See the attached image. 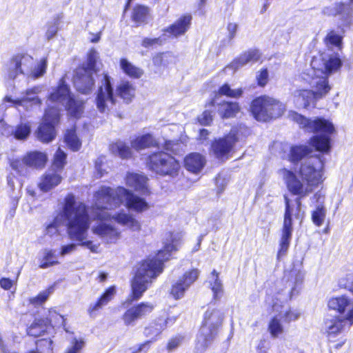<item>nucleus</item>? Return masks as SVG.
Wrapping results in <instances>:
<instances>
[{"mask_svg": "<svg viewBox=\"0 0 353 353\" xmlns=\"http://www.w3.org/2000/svg\"><path fill=\"white\" fill-rule=\"evenodd\" d=\"M65 141L73 151L79 150L81 145V143L77 137L75 130L73 129L67 130L65 134Z\"/></svg>", "mask_w": 353, "mask_h": 353, "instance_id": "8fccbe9b", "label": "nucleus"}, {"mask_svg": "<svg viewBox=\"0 0 353 353\" xmlns=\"http://www.w3.org/2000/svg\"><path fill=\"white\" fill-rule=\"evenodd\" d=\"M46 321H47V324L51 325L52 330L54 327L64 325L65 320L62 315L57 313L55 310L51 309L49 310L48 318Z\"/></svg>", "mask_w": 353, "mask_h": 353, "instance_id": "603ef678", "label": "nucleus"}, {"mask_svg": "<svg viewBox=\"0 0 353 353\" xmlns=\"http://www.w3.org/2000/svg\"><path fill=\"white\" fill-rule=\"evenodd\" d=\"M48 61L41 58L34 65L33 58L28 54H18L7 61L4 66L8 79H14L20 74L37 79L42 77L46 71Z\"/></svg>", "mask_w": 353, "mask_h": 353, "instance_id": "0eeeda50", "label": "nucleus"}, {"mask_svg": "<svg viewBox=\"0 0 353 353\" xmlns=\"http://www.w3.org/2000/svg\"><path fill=\"white\" fill-rule=\"evenodd\" d=\"M58 263L57 258L52 250H44L40 259L39 267L45 269Z\"/></svg>", "mask_w": 353, "mask_h": 353, "instance_id": "09e8293b", "label": "nucleus"}, {"mask_svg": "<svg viewBox=\"0 0 353 353\" xmlns=\"http://www.w3.org/2000/svg\"><path fill=\"white\" fill-rule=\"evenodd\" d=\"M284 105L279 101L267 96L255 99L251 105V112L259 121H267L281 116L284 112Z\"/></svg>", "mask_w": 353, "mask_h": 353, "instance_id": "9b49d317", "label": "nucleus"}, {"mask_svg": "<svg viewBox=\"0 0 353 353\" xmlns=\"http://www.w3.org/2000/svg\"><path fill=\"white\" fill-rule=\"evenodd\" d=\"M164 37L165 36L157 38H144L141 45L145 48H150L156 45H162L165 40Z\"/></svg>", "mask_w": 353, "mask_h": 353, "instance_id": "680f3d73", "label": "nucleus"}, {"mask_svg": "<svg viewBox=\"0 0 353 353\" xmlns=\"http://www.w3.org/2000/svg\"><path fill=\"white\" fill-rule=\"evenodd\" d=\"M154 309L151 303H141L128 309L123 315L122 319L125 325H134L135 321L150 314Z\"/></svg>", "mask_w": 353, "mask_h": 353, "instance_id": "5701e85b", "label": "nucleus"}, {"mask_svg": "<svg viewBox=\"0 0 353 353\" xmlns=\"http://www.w3.org/2000/svg\"><path fill=\"white\" fill-rule=\"evenodd\" d=\"M239 111V105L236 102H223L218 108V112L222 118L234 117Z\"/></svg>", "mask_w": 353, "mask_h": 353, "instance_id": "a19ab883", "label": "nucleus"}, {"mask_svg": "<svg viewBox=\"0 0 353 353\" xmlns=\"http://www.w3.org/2000/svg\"><path fill=\"white\" fill-rule=\"evenodd\" d=\"M279 298V300L277 301V303L279 304H281L283 305L282 308L280 309L281 312V318L283 321L285 323H290L292 321H295L300 317L301 313L300 312L296 309H285L284 303L287 302L288 301H283V294H280V292H278L276 294H274L273 296L268 297L267 299L271 300L272 299H275L276 297Z\"/></svg>", "mask_w": 353, "mask_h": 353, "instance_id": "473e14b6", "label": "nucleus"}, {"mask_svg": "<svg viewBox=\"0 0 353 353\" xmlns=\"http://www.w3.org/2000/svg\"><path fill=\"white\" fill-rule=\"evenodd\" d=\"M97 59V52L94 50H91L88 54L87 63L85 65H83L82 68H84L87 70L91 71L92 73H94V68Z\"/></svg>", "mask_w": 353, "mask_h": 353, "instance_id": "13d9d810", "label": "nucleus"}, {"mask_svg": "<svg viewBox=\"0 0 353 353\" xmlns=\"http://www.w3.org/2000/svg\"><path fill=\"white\" fill-rule=\"evenodd\" d=\"M52 341L50 339H43L36 342L37 347L26 353H52Z\"/></svg>", "mask_w": 353, "mask_h": 353, "instance_id": "3c124183", "label": "nucleus"}, {"mask_svg": "<svg viewBox=\"0 0 353 353\" xmlns=\"http://www.w3.org/2000/svg\"><path fill=\"white\" fill-rule=\"evenodd\" d=\"M312 201L316 203L312 211V221L316 226L320 227L323 224L327 214V209L324 205L325 196L321 192H316Z\"/></svg>", "mask_w": 353, "mask_h": 353, "instance_id": "393cba45", "label": "nucleus"}, {"mask_svg": "<svg viewBox=\"0 0 353 353\" xmlns=\"http://www.w3.org/2000/svg\"><path fill=\"white\" fill-rule=\"evenodd\" d=\"M183 340V338L181 336H176L173 339H172L168 344V348L169 350H172L176 348L179 346V345L181 343Z\"/></svg>", "mask_w": 353, "mask_h": 353, "instance_id": "338daca9", "label": "nucleus"}, {"mask_svg": "<svg viewBox=\"0 0 353 353\" xmlns=\"http://www.w3.org/2000/svg\"><path fill=\"white\" fill-rule=\"evenodd\" d=\"M301 205L299 198L296 199L294 205H291L288 199L285 197V212L277 253L279 259L286 254L290 244L293 232L292 217L301 221L303 219V215L301 214Z\"/></svg>", "mask_w": 353, "mask_h": 353, "instance_id": "9d476101", "label": "nucleus"}, {"mask_svg": "<svg viewBox=\"0 0 353 353\" xmlns=\"http://www.w3.org/2000/svg\"><path fill=\"white\" fill-rule=\"evenodd\" d=\"M65 159L66 154L60 148H59L54 154V161L51 169L61 172V170L65 164Z\"/></svg>", "mask_w": 353, "mask_h": 353, "instance_id": "864d4df0", "label": "nucleus"}, {"mask_svg": "<svg viewBox=\"0 0 353 353\" xmlns=\"http://www.w3.org/2000/svg\"><path fill=\"white\" fill-rule=\"evenodd\" d=\"M288 117L305 131L316 134L310 140V144L316 150L321 152H329L331 136L335 132L334 126L330 121L319 117L307 119L293 111L289 112Z\"/></svg>", "mask_w": 353, "mask_h": 353, "instance_id": "423d86ee", "label": "nucleus"}, {"mask_svg": "<svg viewBox=\"0 0 353 353\" xmlns=\"http://www.w3.org/2000/svg\"><path fill=\"white\" fill-rule=\"evenodd\" d=\"M61 180V172L50 169L42 176L39 186L43 192H48L57 186Z\"/></svg>", "mask_w": 353, "mask_h": 353, "instance_id": "c85d7f7f", "label": "nucleus"}, {"mask_svg": "<svg viewBox=\"0 0 353 353\" xmlns=\"http://www.w3.org/2000/svg\"><path fill=\"white\" fill-rule=\"evenodd\" d=\"M339 285L353 292V273H348L341 277L339 280Z\"/></svg>", "mask_w": 353, "mask_h": 353, "instance_id": "bf43d9fd", "label": "nucleus"}, {"mask_svg": "<svg viewBox=\"0 0 353 353\" xmlns=\"http://www.w3.org/2000/svg\"><path fill=\"white\" fill-rule=\"evenodd\" d=\"M149 17L148 8L143 6H136L132 13V20L137 24L147 22Z\"/></svg>", "mask_w": 353, "mask_h": 353, "instance_id": "49530a36", "label": "nucleus"}, {"mask_svg": "<svg viewBox=\"0 0 353 353\" xmlns=\"http://www.w3.org/2000/svg\"><path fill=\"white\" fill-rule=\"evenodd\" d=\"M256 79L258 84L260 86L265 85L268 81V72L267 69H262L260 70L259 74L256 75Z\"/></svg>", "mask_w": 353, "mask_h": 353, "instance_id": "69168bd1", "label": "nucleus"}, {"mask_svg": "<svg viewBox=\"0 0 353 353\" xmlns=\"http://www.w3.org/2000/svg\"><path fill=\"white\" fill-rule=\"evenodd\" d=\"M236 141L235 132L231 130L229 134L215 140L212 143V150L217 159L223 161L227 160L230 157V153Z\"/></svg>", "mask_w": 353, "mask_h": 353, "instance_id": "2eb2a0df", "label": "nucleus"}, {"mask_svg": "<svg viewBox=\"0 0 353 353\" xmlns=\"http://www.w3.org/2000/svg\"><path fill=\"white\" fill-rule=\"evenodd\" d=\"M23 161L29 167L42 168L47 161V156L43 152L33 151L28 153L23 157Z\"/></svg>", "mask_w": 353, "mask_h": 353, "instance_id": "c9c22d12", "label": "nucleus"}, {"mask_svg": "<svg viewBox=\"0 0 353 353\" xmlns=\"http://www.w3.org/2000/svg\"><path fill=\"white\" fill-rule=\"evenodd\" d=\"M94 74L84 68L77 70L74 77V85L79 92L88 94L92 90L94 85Z\"/></svg>", "mask_w": 353, "mask_h": 353, "instance_id": "4be33fe9", "label": "nucleus"}, {"mask_svg": "<svg viewBox=\"0 0 353 353\" xmlns=\"http://www.w3.org/2000/svg\"><path fill=\"white\" fill-rule=\"evenodd\" d=\"M52 327L50 325L47 324L44 319H36L28 328V334L37 337L45 332L50 333Z\"/></svg>", "mask_w": 353, "mask_h": 353, "instance_id": "e433bc0d", "label": "nucleus"}, {"mask_svg": "<svg viewBox=\"0 0 353 353\" xmlns=\"http://www.w3.org/2000/svg\"><path fill=\"white\" fill-rule=\"evenodd\" d=\"M191 21L190 14L181 16L174 23L164 29L163 36L168 35L169 37L177 38L185 34L190 27Z\"/></svg>", "mask_w": 353, "mask_h": 353, "instance_id": "b1692460", "label": "nucleus"}, {"mask_svg": "<svg viewBox=\"0 0 353 353\" xmlns=\"http://www.w3.org/2000/svg\"><path fill=\"white\" fill-rule=\"evenodd\" d=\"M181 240L182 234L180 232L167 234L163 249L154 258L148 259L140 264L131 282L132 301L139 299L152 279L162 272L163 262L170 259L172 252L179 249L181 245Z\"/></svg>", "mask_w": 353, "mask_h": 353, "instance_id": "20e7f679", "label": "nucleus"}, {"mask_svg": "<svg viewBox=\"0 0 353 353\" xmlns=\"http://www.w3.org/2000/svg\"><path fill=\"white\" fill-rule=\"evenodd\" d=\"M199 122L201 125H209L212 121V112L209 110H205L199 117Z\"/></svg>", "mask_w": 353, "mask_h": 353, "instance_id": "0e129e2a", "label": "nucleus"}, {"mask_svg": "<svg viewBox=\"0 0 353 353\" xmlns=\"http://www.w3.org/2000/svg\"><path fill=\"white\" fill-rule=\"evenodd\" d=\"M199 270L193 268L186 271L172 286L171 294L175 299L183 297L186 290L196 281Z\"/></svg>", "mask_w": 353, "mask_h": 353, "instance_id": "f3484780", "label": "nucleus"}, {"mask_svg": "<svg viewBox=\"0 0 353 353\" xmlns=\"http://www.w3.org/2000/svg\"><path fill=\"white\" fill-rule=\"evenodd\" d=\"M119 193L122 196V204L123 203L130 210L141 213L150 208L149 203L144 198L140 197L123 187L119 186Z\"/></svg>", "mask_w": 353, "mask_h": 353, "instance_id": "dca6fc26", "label": "nucleus"}, {"mask_svg": "<svg viewBox=\"0 0 353 353\" xmlns=\"http://www.w3.org/2000/svg\"><path fill=\"white\" fill-rule=\"evenodd\" d=\"M42 90V87L36 86L28 89L26 92V95L21 99H12L10 97H6L5 101L13 104L16 108L23 107L26 110H30L35 106H39L41 103V99L37 96Z\"/></svg>", "mask_w": 353, "mask_h": 353, "instance_id": "412c9836", "label": "nucleus"}, {"mask_svg": "<svg viewBox=\"0 0 353 353\" xmlns=\"http://www.w3.org/2000/svg\"><path fill=\"white\" fill-rule=\"evenodd\" d=\"M125 180L126 185L135 191L145 196L150 194L148 187V178L145 176L137 173H128Z\"/></svg>", "mask_w": 353, "mask_h": 353, "instance_id": "a878e982", "label": "nucleus"}, {"mask_svg": "<svg viewBox=\"0 0 353 353\" xmlns=\"http://www.w3.org/2000/svg\"><path fill=\"white\" fill-rule=\"evenodd\" d=\"M323 13L327 15H339L341 23L340 26L343 28L350 26L353 21V10L350 4L342 2L336 3L334 5L325 7Z\"/></svg>", "mask_w": 353, "mask_h": 353, "instance_id": "aec40b11", "label": "nucleus"}, {"mask_svg": "<svg viewBox=\"0 0 353 353\" xmlns=\"http://www.w3.org/2000/svg\"><path fill=\"white\" fill-rule=\"evenodd\" d=\"M85 346V341L83 339L74 338L71 340L70 346L66 350V353H81Z\"/></svg>", "mask_w": 353, "mask_h": 353, "instance_id": "4d7b16f0", "label": "nucleus"}, {"mask_svg": "<svg viewBox=\"0 0 353 353\" xmlns=\"http://www.w3.org/2000/svg\"><path fill=\"white\" fill-rule=\"evenodd\" d=\"M48 108L42 123L36 132L37 138L43 143L52 141L56 136L54 125L58 122L59 112L65 108L74 117H79L83 113L82 101L74 99L63 77L57 88L52 89L48 99Z\"/></svg>", "mask_w": 353, "mask_h": 353, "instance_id": "7ed1b4c3", "label": "nucleus"}, {"mask_svg": "<svg viewBox=\"0 0 353 353\" xmlns=\"http://www.w3.org/2000/svg\"><path fill=\"white\" fill-rule=\"evenodd\" d=\"M110 150L115 155H118L122 159H127L131 157V149L125 143L117 140L110 145Z\"/></svg>", "mask_w": 353, "mask_h": 353, "instance_id": "79ce46f5", "label": "nucleus"}, {"mask_svg": "<svg viewBox=\"0 0 353 353\" xmlns=\"http://www.w3.org/2000/svg\"><path fill=\"white\" fill-rule=\"evenodd\" d=\"M116 289L114 286H111L105 290L101 298L94 303L90 305L88 312L90 316H95L97 312L106 305L114 296Z\"/></svg>", "mask_w": 353, "mask_h": 353, "instance_id": "2f4dec72", "label": "nucleus"}, {"mask_svg": "<svg viewBox=\"0 0 353 353\" xmlns=\"http://www.w3.org/2000/svg\"><path fill=\"white\" fill-rule=\"evenodd\" d=\"M155 143V140L150 134H145L138 137L131 141L132 147L137 150L150 148Z\"/></svg>", "mask_w": 353, "mask_h": 353, "instance_id": "c03bdc74", "label": "nucleus"}, {"mask_svg": "<svg viewBox=\"0 0 353 353\" xmlns=\"http://www.w3.org/2000/svg\"><path fill=\"white\" fill-rule=\"evenodd\" d=\"M184 162L185 167L188 171L197 173L203 168L205 160L200 154L192 153L185 157Z\"/></svg>", "mask_w": 353, "mask_h": 353, "instance_id": "72a5a7b5", "label": "nucleus"}, {"mask_svg": "<svg viewBox=\"0 0 353 353\" xmlns=\"http://www.w3.org/2000/svg\"><path fill=\"white\" fill-rule=\"evenodd\" d=\"M117 92L126 103H129L134 97L135 88L132 83L128 81H122L117 86Z\"/></svg>", "mask_w": 353, "mask_h": 353, "instance_id": "58836bf2", "label": "nucleus"}, {"mask_svg": "<svg viewBox=\"0 0 353 353\" xmlns=\"http://www.w3.org/2000/svg\"><path fill=\"white\" fill-rule=\"evenodd\" d=\"M77 243H71L69 244L62 245L60 248L59 255L63 257L66 255H69V254H71L73 252H74L77 250L78 245L81 246L79 244V241H77Z\"/></svg>", "mask_w": 353, "mask_h": 353, "instance_id": "052dcab7", "label": "nucleus"}, {"mask_svg": "<svg viewBox=\"0 0 353 353\" xmlns=\"http://www.w3.org/2000/svg\"><path fill=\"white\" fill-rule=\"evenodd\" d=\"M120 68L128 77L139 79L143 74V70L132 64L126 59L120 60Z\"/></svg>", "mask_w": 353, "mask_h": 353, "instance_id": "ea45409f", "label": "nucleus"}, {"mask_svg": "<svg viewBox=\"0 0 353 353\" xmlns=\"http://www.w3.org/2000/svg\"><path fill=\"white\" fill-rule=\"evenodd\" d=\"M150 343V341H147L144 343L140 344L139 346L133 349L132 353H140L142 352L144 353L146 352L149 349Z\"/></svg>", "mask_w": 353, "mask_h": 353, "instance_id": "774afa93", "label": "nucleus"}, {"mask_svg": "<svg viewBox=\"0 0 353 353\" xmlns=\"http://www.w3.org/2000/svg\"><path fill=\"white\" fill-rule=\"evenodd\" d=\"M59 30V23L54 21L52 24H49L46 30V37L48 40L52 39L57 33Z\"/></svg>", "mask_w": 353, "mask_h": 353, "instance_id": "e2e57ef3", "label": "nucleus"}, {"mask_svg": "<svg viewBox=\"0 0 353 353\" xmlns=\"http://www.w3.org/2000/svg\"><path fill=\"white\" fill-rule=\"evenodd\" d=\"M261 55L260 52L256 49L249 50L234 59L225 67V70L231 69L234 72L249 63L256 62L260 59Z\"/></svg>", "mask_w": 353, "mask_h": 353, "instance_id": "bb28decb", "label": "nucleus"}, {"mask_svg": "<svg viewBox=\"0 0 353 353\" xmlns=\"http://www.w3.org/2000/svg\"><path fill=\"white\" fill-rule=\"evenodd\" d=\"M112 219L118 224L127 227L132 231H139L141 229L140 223L129 212L121 210L119 212L111 214L109 219Z\"/></svg>", "mask_w": 353, "mask_h": 353, "instance_id": "cd10ccee", "label": "nucleus"}, {"mask_svg": "<svg viewBox=\"0 0 353 353\" xmlns=\"http://www.w3.org/2000/svg\"><path fill=\"white\" fill-rule=\"evenodd\" d=\"M122 204V196L119 195V187H101L94 194V204L92 208L91 216L94 219L108 220L111 213L108 211L120 207Z\"/></svg>", "mask_w": 353, "mask_h": 353, "instance_id": "1a4fd4ad", "label": "nucleus"}, {"mask_svg": "<svg viewBox=\"0 0 353 353\" xmlns=\"http://www.w3.org/2000/svg\"><path fill=\"white\" fill-rule=\"evenodd\" d=\"M209 283L213 292V297L219 300L223 296V287L221 281L219 278V274L213 270L210 277Z\"/></svg>", "mask_w": 353, "mask_h": 353, "instance_id": "37998d69", "label": "nucleus"}, {"mask_svg": "<svg viewBox=\"0 0 353 353\" xmlns=\"http://www.w3.org/2000/svg\"><path fill=\"white\" fill-rule=\"evenodd\" d=\"M243 90L241 88L232 89L228 84H225L219 88V94L225 95L232 98H238L241 96Z\"/></svg>", "mask_w": 353, "mask_h": 353, "instance_id": "6e6d98bb", "label": "nucleus"}, {"mask_svg": "<svg viewBox=\"0 0 353 353\" xmlns=\"http://www.w3.org/2000/svg\"><path fill=\"white\" fill-rule=\"evenodd\" d=\"M147 166L157 174L171 176L176 174L180 168L178 161L164 152L150 155L147 160Z\"/></svg>", "mask_w": 353, "mask_h": 353, "instance_id": "f8f14e48", "label": "nucleus"}, {"mask_svg": "<svg viewBox=\"0 0 353 353\" xmlns=\"http://www.w3.org/2000/svg\"><path fill=\"white\" fill-rule=\"evenodd\" d=\"M341 65L339 54L330 50L314 56L310 67L299 76L302 85L310 89L300 88L294 91L292 99L295 106L306 108L324 97L331 90L328 77L336 72Z\"/></svg>", "mask_w": 353, "mask_h": 353, "instance_id": "f257e3e1", "label": "nucleus"}, {"mask_svg": "<svg viewBox=\"0 0 353 353\" xmlns=\"http://www.w3.org/2000/svg\"><path fill=\"white\" fill-rule=\"evenodd\" d=\"M312 150L306 145H295L291 148L290 159L292 162H296L309 158Z\"/></svg>", "mask_w": 353, "mask_h": 353, "instance_id": "4c0bfd02", "label": "nucleus"}, {"mask_svg": "<svg viewBox=\"0 0 353 353\" xmlns=\"http://www.w3.org/2000/svg\"><path fill=\"white\" fill-rule=\"evenodd\" d=\"M327 306L341 314L348 321V326L353 324V297L347 295L333 297L329 300Z\"/></svg>", "mask_w": 353, "mask_h": 353, "instance_id": "4468645a", "label": "nucleus"}, {"mask_svg": "<svg viewBox=\"0 0 353 353\" xmlns=\"http://www.w3.org/2000/svg\"><path fill=\"white\" fill-rule=\"evenodd\" d=\"M348 321L339 318L327 319L325 322V330L330 340H332L339 334L349 328Z\"/></svg>", "mask_w": 353, "mask_h": 353, "instance_id": "c756f323", "label": "nucleus"}, {"mask_svg": "<svg viewBox=\"0 0 353 353\" xmlns=\"http://www.w3.org/2000/svg\"><path fill=\"white\" fill-rule=\"evenodd\" d=\"M176 321V317H168L167 319H159L145 328L144 334L153 339L161 333L168 325H172Z\"/></svg>", "mask_w": 353, "mask_h": 353, "instance_id": "7c9ffc66", "label": "nucleus"}, {"mask_svg": "<svg viewBox=\"0 0 353 353\" xmlns=\"http://www.w3.org/2000/svg\"><path fill=\"white\" fill-rule=\"evenodd\" d=\"M343 35L335 30H330L324 39L327 48L335 47L340 50L342 46Z\"/></svg>", "mask_w": 353, "mask_h": 353, "instance_id": "a18cd8bd", "label": "nucleus"}, {"mask_svg": "<svg viewBox=\"0 0 353 353\" xmlns=\"http://www.w3.org/2000/svg\"><path fill=\"white\" fill-rule=\"evenodd\" d=\"M65 225L69 239L79 241L81 247L88 249L92 253L101 252V243L88 239V231L90 228V219L85 205L77 201L75 196L68 194L62 204L61 212L54 217L53 221L46 228V234L54 237L59 234V228Z\"/></svg>", "mask_w": 353, "mask_h": 353, "instance_id": "f03ea898", "label": "nucleus"}, {"mask_svg": "<svg viewBox=\"0 0 353 353\" xmlns=\"http://www.w3.org/2000/svg\"><path fill=\"white\" fill-rule=\"evenodd\" d=\"M54 285H51L48 289L41 292L37 296L32 298L30 302L34 305H41L54 292Z\"/></svg>", "mask_w": 353, "mask_h": 353, "instance_id": "5fc2aeb1", "label": "nucleus"}, {"mask_svg": "<svg viewBox=\"0 0 353 353\" xmlns=\"http://www.w3.org/2000/svg\"><path fill=\"white\" fill-rule=\"evenodd\" d=\"M303 279L304 275L301 272H297L295 274L294 281L290 282L289 284V288L285 289L283 292H280V294L283 295V301H288L294 296L299 294L303 282Z\"/></svg>", "mask_w": 353, "mask_h": 353, "instance_id": "f704fd0d", "label": "nucleus"}, {"mask_svg": "<svg viewBox=\"0 0 353 353\" xmlns=\"http://www.w3.org/2000/svg\"><path fill=\"white\" fill-rule=\"evenodd\" d=\"M223 314L215 308H208L204 314L203 324L196 336V350L203 353L218 336L222 325Z\"/></svg>", "mask_w": 353, "mask_h": 353, "instance_id": "6e6552de", "label": "nucleus"}, {"mask_svg": "<svg viewBox=\"0 0 353 353\" xmlns=\"http://www.w3.org/2000/svg\"><path fill=\"white\" fill-rule=\"evenodd\" d=\"M279 174L285 181L288 190L293 194L304 197L324 181V163L319 156H310L301 163L299 176L291 170L283 168Z\"/></svg>", "mask_w": 353, "mask_h": 353, "instance_id": "39448f33", "label": "nucleus"}, {"mask_svg": "<svg viewBox=\"0 0 353 353\" xmlns=\"http://www.w3.org/2000/svg\"><path fill=\"white\" fill-rule=\"evenodd\" d=\"M174 61V57L169 52L159 53L152 59L154 65L157 67H168L173 63Z\"/></svg>", "mask_w": 353, "mask_h": 353, "instance_id": "de8ad7c7", "label": "nucleus"}, {"mask_svg": "<svg viewBox=\"0 0 353 353\" xmlns=\"http://www.w3.org/2000/svg\"><path fill=\"white\" fill-rule=\"evenodd\" d=\"M114 103L115 98L110 77L105 74L102 77L101 84L99 86L96 98L97 108L101 112H108L112 109Z\"/></svg>", "mask_w": 353, "mask_h": 353, "instance_id": "ddd939ff", "label": "nucleus"}, {"mask_svg": "<svg viewBox=\"0 0 353 353\" xmlns=\"http://www.w3.org/2000/svg\"><path fill=\"white\" fill-rule=\"evenodd\" d=\"M92 232L105 244H115L121 238V231L117 227L102 221L93 225Z\"/></svg>", "mask_w": 353, "mask_h": 353, "instance_id": "6ab92c4d", "label": "nucleus"}, {"mask_svg": "<svg viewBox=\"0 0 353 353\" xmlns=\"http://www.w3.org/2000/svg\"><path fill=\"white\" fill-rule=\"evenodd\" d=\"M278 300L279 298L277 296L271 300L266 299V303L272 307L274 312L277 313V314L270 319L268 325V330L270 336L274 339L279 338L285 332V327L282 323V311L280 310L283 305L277 303Z\"/></svg>", "mask_w": 353, "mask_h": 353, "instance_id": "a211bd4d", "label": "nucleus"}]
</instances>
